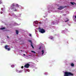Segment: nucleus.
Instances as JSON below:
<instances>
[{
  "label": "nucleus",
  "instance_id": "f257e3e1",
  "mask_svg": "<svg viewBox=\"0 0 76 76\" xmlns=\"http://www.w3.org/2000/svg\"><path fill=\"white\" fill-rule=\"evenodd\" d=\"M74 74L71 72H65L64 73V76H73Z\"/></svg>",
  "mask_w": 76,
  "mask_h": 76
},
{
  "label": "nucleus",
  "instance_id": "f03ea898",
  "mask_svg": "<svg viewBox=\"0 0 76 76\" xmlns=\"http://www.w3.org/2000/svg\"><path fill=\"white\" fill-rule=\"evenodd\" d=\"M38 29H39V32H40L41 34H44V33H45V30L43 29H41L40 27H39Z\"/></svg>",
  "mask_w": 76,
  "mask_h": 76
},
{
  "label": "nucleus",
  "instance_id": "7ed1b4c3",
  "mask_svg": "<svg viewBox=\"0 0 76 76\" xmlns=\"http://www.w3.org/2000/svg\"><path fill=\"white\" fill-rule=\"evenodd\" d=\"M66 7V6L64 7L63 6H61L59 7L58 8V9L59 10H62V9H63L64 8Z\"/></svg>",
  "mask_w": 76,
  "mask_h": 76
},
{
  "label": "nucleus",
  "instance_id": "20e7f679",
  "mask_svg": "<svg viewBox=\"0 0 76 76\" xmlns=\"http://www.w3.org/2000/svg\"><path fill=\"white\" fill-rule=\"evenodd\" d=\"M30 66V64H27L24 66V67L25 68H29Z\"/></svg>",
  "mask_w": 76,
  "mask_h": 76
},
{
  "label": "nucleus",
  "instance_id": "39448f33",
  "mask_svg": "<svg viewBox=\"0 0 76 76\" xmlns=\"http://www.w3.org/2000/svg\"><path fill=\"white\" fill-rule=\"evenodd\" d=\"M10 9L11 10H14V9H15V7H14L12 6H11L10 7Z\"/></svg>",
  "mask_w": 76,
  "mask_h": 76
},
{
  "label": "nucleus",
  "instance_id": "423d86ee",
  "mask_svg": "<svg viewBox=\"0 0 76 76\" xmlns=\"http://www.w3.org/2000/svg\"><path fill=\"white\" fill-rule=\"evenodd\" d=\"M16 33L17 35H18L19 34V31L17 30H15Z\"/></svg>",
  "mask_w": 76,
  "mask_h": 76
},
{
  "label": "nucleus",
  "instance_id": "0eeeda50",
  "mask_svg": "<svg viewBox=\"0 0 76 76\" xmlns=\"http://www.w3.org/2000/svg\"><path fill=\"white\" fill-rule=\"evenodd\" d=\"M70 3L71 4H72V5H74V4H76V3L75 2H71Z\"/></svg>",
  "mask_w": 76,
  "mask_h": 76
},
{
  "label": "nucleus",
  "instance_id": "6e6552de",
  "mask_svg": "<svg viewBox=\"0 0 76 76\" xmlns=\"http://www.w3.org/2000/svg\"><path fill=\"white\" fill-rule=\"evenodd\" d=\"M16 72L17 73H22V71H20H20L17 70Z\"/></svg>",
  "mask_w": 76,
  "mask_h": 76
},
{
  "label": "nucleus",
  "instance_id": "1a4fd4ad",
  "mask_svg": "<svg viewBox=\"0 0 76 76\" xmlns=\"http://www.w3.org/2000/svg\"><path fill=\"white\" fill-rule=\"evenodd\" d=\"M8 47H9V46L8 45H7L5 46V48L6 49H7V48H8Z\"/></svg>",
  "mask_w": 76,
  "mask_h": 76
},
{
  "label": "nucleus",
  "instance_id": "9d476101",
  "mask_svg": "<svg viewBox=\"0 0 76 76\" xmlns=\"http://www.w3.org/2000/svg\"><path fill=\"white\" fill-rule=\"evenodd\" d=\"M71 66L72 67H74L75 65L74 64L72 63L71 64Z\"/></svg>",
  "mask_w": 76,
  "mask_h": 76
},
{
  "label": "nucleus",
  "instance_id": "9b49d317",
  "mask_svg": "<svg viewBox=\"0 0 76 76\" xmlns=\"http://www.w3.org/2000/svg\"><path fill=\"white\" fill-rule=\"evenodd\" d=\"M6 29V28H5V27H3L2 28H0V29H1V30H3V29Z\"/></svg>",
  "mask_w": 76,
  "mask_h": 76
},
{
  "label": "nucleus",
  "instance_id": "f8f14e48",
  "mask_svg": "<svg viewBox=\"0 0 76 76\" xmlns=\"http://www.w3.org/2000/svg\"><path fill=\"white\" fill-rule=\"evenodd\" d=\"M34 23H35V24H38V21H36L34 22Z\"/></svg>",
  "mask_w": 76,
  "mask_h": 76
},
{
  "label": "nucleus",
  "instance_id": "ddd939ff",
  "mask_svg": "<svg viewBox=\"0 0 76 76\" xmlns=\"http://www.w3.org/2000/svg\"><path fill=\"white\" fill-rule=\"evenodd\" d=\"M28 42H31V44H32V41L28 40Z\"/></svg>",
  "mask_w": 76,
  "mask_h": 76
},
{
  "label": "nucleus",
  "instance_id": "4468645a",
  "mask_svg": "<svg viewBox=\"0 0 76 76\" xmlns=\"http://www.w3.org/2000/svg\"><path fill=\"white\" fill-rule=\"evenodd\" d=\"M31 52L33 53H34V54H35V53H36V52H35L34 51L31 50Z\"/></svg>",
  "mask_w": 76,
  "mask_h": 76
},
{
  "label": "nucleus",
  "instance_id": "2eb2a0df",
  "mask_svg": "<svg viewBox=\"0 0 76 76\" xmlns=\"http://www.w3.org/2000/svg\"><path fill=\"white\" fill-rule=\"evenodd\" d=\"M15 4H12L11 5V6H13L14 7H15Z\"/></svg>",
  "mask_w": 76,
  "mask_h": 76
},
{
  "label": "nucleus",
  "instance_id": "dca6fc26",
  "mask_svg": "<svg viewBox=\"0 0 76 76\" xmlns=\"http://www.w3.org/2000/svg\"><path fill=\"white\" fill-rule=\"evenodd\" d=\"M31 47H32V48H34V47L33 45H32V44H31Z\"/></svg>",
  "mask_w": 76,
  "mask_h": 76
},
{
  "label": "nucleus",
  "instance_id": "f3484780",
  "mask_svg": "<svg viewBox=\"0 0 76 76\" xmlns=\"http://www.w3.org/2000/svg\"><path fill=\"white\" fill-rule=\"evenodd\" d=\"M15 6L16 7H19V5H18V4H16Z\"/></svg>",
  "mask_w": 76,
  "mask_h": 76
},
{
  "label": "nucleus",
  "instance_id": "a211bd4d",
  "mask_svg": "<svg viewBox=\"0 0 76 76\" xmlns=\"http://www.w3.org/2000/svg\"><path fill=\"white\" fill-rule=\"evenodd\" d=\"M49 39H53V37H49Z\"/></svg>",
  "mask_w": 76,
  "mask_h": 76
},
{
  "label": "nucleus",
  "instance_id": "6ab92c4d",
  "mask_svg": "<svg viewBox=\"0 0 76 76\" xmlns=\"http://www.w3.org/2000/svg\"><path fill=\"white\" fill-rule=\"evenodd\" d=\"M12 67H15V65H11Z\"/></svg>",
  "mask_w": 76,
  "mask_h": 76
},
{
  "label": "nucleus",
  "instance_id": "aec40b11",
  "mask_svg": "<svg viewBox=\"0 0 76 76\" xmlns=\"http://www.w3.org/2000/svg\"><path fill=\"white\" fill-rule=\"evenodd\" d=\"M42 54H44V50H43L42 51Z\"/></svg>",
  "mask_w": 76,
  "mask_h": 76
},
{
  "label": "nucleus",
  "instance_id": "412c9836",
  "mask_svg": "<svg viewBox=\"0 0 76 76\" xmlns=\"http://www.w3.org/2000/svg\"><path fill=\"white\" fill-rule=\"evenodd\" d=\"M7 50L8 51H9V50H10V49L9 48H7Z\"/></svg>",
  "mask_w": 76,
  "mask_h": 76
},
{
  "label": "nucleus",
  "instance_id": "4be33fe9",
  "mask_svg": "<svg viewBox=\"0 0 76 76\" xmlns=\"http://www.w3.org/2000/svg\"><path fill=\"white\" fill-rule=\"evenodd\" d=\"M29 36L30 37H31L32 36V35H31V34L29 33Z\"/></svg>",
  "mask_w": 76,
  "mask_h": 76
},
{
  "label": "nucleus",
  "instance_id": "5701e85b",
  "mask_svg": "<svg viewBox=\"0 0 76 76\" xmlns=\"http://www.w3.org/2000/svg\"><path fill=\"white\" fill-rule=\"evenodd\" d=\"M14 11H18V10L15 9L14 10Z\"/></svg>",
  "mask_w": 76,
  "mask_h": 76
},
{
  "label": "nucleus",
  "instance_id": "b1692460",
  "mask_svg": "<svg viewBox=\"0 0 76 76\" xmlns=\"http://www.w3.org/2000/svg\"><path fill=\"white\" fill-rule=\"evenodd\" d=\"M41 47H40L39 48V50H41Z\"/></svg>",
  "mask_w": 76,
  "mask_h": 76
},
{
  "label": "nucleus",
  "instance_id": "393cba45",
  "mask_svg": "<svg viewBox=\"0 0 76 76\" xmlns=\"http://www.w3.org/2000/svg\"><path fill=\"white\" fill-rule=\"evenodd\" d=\"M0 4H2V2L0 1Z\"/></svg>",
  "mask_w": 76,
  "mask_h": 76
},
{
  "label": "nucleus",
  "instance_id": "a878e982",
  "mask_svg": "<svg viewBox=\"0 0 76 76\" xmlns=\"http://www.w3.org/2000/svg\"><path fill=\"white\" fill-rule=\"evenodd\" d=\"M68 21H69V20H68L66 21L65 22H68Z\"/></svg>",
  "mask_w": 76,
  "mask_h": 76
},
{
  "label": "nucleus",
  "instance_id": "bb28decb",
  "mask_svg": "<svg viewBox=\"0 0 76 76\" xmlns=\"http://www.w3.org/2000/svg\"><path fill=\"white\" fill-rule=\"evenodd\" d=\"M23 66H21V69H23Z\"/></svg>",
  "mask_w": 76,
  "mask_h": 76
},
{
  "label": "nucleus",
  "instance_id": "cd10ccee",
  "mask_svg": "<svg viewBox=\"0 0 76 76\" xmlns=\"http://www.w3.org/2000/svg\"><path fill=\"white\" fill-rule=\"evenodd\" d=\"M39 23H40V24H41V22H39Z\"/></svg>",
  "mask_w": 76,
  "mask_h": 76
},
{
  "label": "nucleus",
  "instance_id": "c85d7f7f",
  "mask_svg": "<svg viewBox=\"0 0 76 76\" xmlns=\"http://www.w3.org/2000/svg\"><path fill=\"white\" fill-rule=\"evenodd\" d=\"M7 38H9V36H7Z\"/></svg>",
  "mask_w": 76,
  "mask_h": 76
},
{
  "label": "nucleus",
  "instance_id": "c756f323",
  "mask_svg": "<svg viewBox=\"0 0 76 76\" xmlns=\"http://www.w3.org/2000/svg\"><path fill=\"white\" fill-rule=\"evenodd\" d=\"M23 56H25V54H23Z\"/></svg>",
  "mask_w": 76,
  "mask_h": 76
},
{
  "label": "nucleus",
  "instance_id": "7c9ffc66",
  "mask_svg": "<svg viewBox=\"0 0 76 76\" xmlns=\"http://www.w3.org/2000/svg\"><path fill=\"white\" fill-rule=\"evenodd\" d=\"M75 18H76V15L75 16Z\"/></svg>",
  "mask_w": 76,
  "mask_h": 76
},
{
  "label": "nucleus",
  "instance_id": "2f4dec72",
  "mask_svg": "<svg viewBox=\"0 0 76 76\" xmlns=\"http://www.w3.org/2000/svg\"><path fill=\"white\" fill-rule=\"evenodd\" d=\"M21 51H23V50H21Z\"/></svg>",
  "mask_w": 76,
  "mask_h": 76
},
{
  "label": "nucleus",
  "instance_id": "473e14b6",
  "mask_svg": "<svg viewBox=\"0 0 76 76\" xmlns=\"http://www.w3.org/2000/svg\"><path fill=\"white\" fill-rule=\"evenodd\" d=\"M13 15H14V13H13Z\"/></svg>",
  "mask_w": 76,
  "mask_h": 76
},
{
  "label": "nucleus",
  "instance_id": "72a5a7b5",
  "mask_svg": "<svg viewBox=\"0 0 76 76\" xmlns=\"http://www.w3.org/2000/svg\"><path fill=\"white\" fill-rule=\"evenodd\" d=\"M54 23V22H53V23Z\"/></svg>",
  "mask_w": 76,
  "mask_h": 76
},
{
  "label": "nucleus",
  "instance_id": "f704fd0d",
  "mask_svg": "<svg viewBox=\"0 0 76 76\" xmlns=\"http://www.w3.org/2000/svg\"><path fill=\"white\" fill-rule=\"evenodd\" d=\"M1 13V14L2 13Z\"/></svg>",
  "mask_w": 76,
  "mask_h": 76
}]
</instances>
